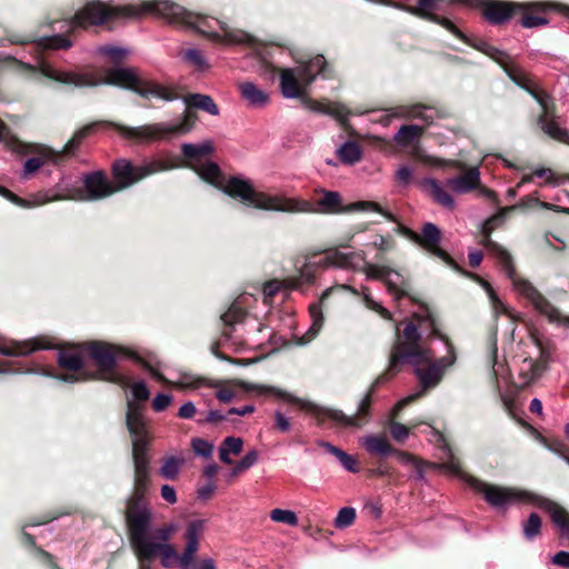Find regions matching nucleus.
<instances>
[{
    "mask_svg": "<svg viewBox=\"0 0 569 569\" xmlns=\"http://www.w3.org/2000/svg\"><path fill=\"white\" fill-rule=\"evenodd\" d=\"M50 348L51 345L42 339L0 341V353L8 357L28 356L36 350Z\"/></svg>",
    "mask_w": 569,
    "mask_h": 569,
    "instance_id": "nucleus-20",
    "label": "nucleus"
},
{
    "mask_svg": "<svg viewBox=\"0 0 569 569\" xmlns=\"http://www.w3.org/2000/svg\"><path fill=\"white\" fill-rule=\"evenodd\" d=\"M172 401V397L167 393H158L152 401V408L156 412L166 410Z\"/></svg>",
    "mask_w": 569,
    "mask_h": 569,
    "instance_id": "nucleus-59",
    "label": "nucleus"
},
{
    "mask_svg": "<svg viewBox=\"0 0 569 569\" xmlns=\"http://www.w3.org/2000/svg\"><path fill=\"white\" fill-rule=\"evenodd\" d=\"M270 519L274 522L286 523L291 527L298 526L299 522L298 517L293 511L279 508L271 510Z\"/></svg>",
    "mask_w": 569,
    "mask_h": 569,
    "instance_id": "nucleus-49",
    "label": "nucleus"
},
{
    "mask_svg": "<svg viewBox=\"0 0 569 569\" xmlns=\"http://www.w3.org/2000/svg\"><path fill=\"white\" fill-rule=\"evenodd\" d=\"M335 289L348 290L356 296L360 295V292L357 289L352 288L349 284H341L338 287H331V288L326 289L322 292L319 301L311 303L309 306V315H310V319H311V325H310L309 329L302 336H298V335L293 336L296 345L306 346L317 338V336L319 335V332L323 326V321H325L321 305L325 302V300L329 297V295ZM361 296L363 298V302L367 308L379 312L383 317L388 316L387 309L383 308L379 302H377L372 299L370 291L367 287L361 288Z\"/></svg>",
    "mask_w": 569,
    "mask_h": 569,
    "instance_id": "nucleus-12",
    "label": "nucleus"
},
{
    "mask_svg": "<svg viewBox=\"0 0 569 569\" xmlns=\"http://www.w3.org/2000/svg\"><path fill=\"white\" fill-rule=\"evenodd\" d=\"M370 244L380 252H389L396 248V241L391 236L376 234Z\"/></svg>",
    "mask_w": 569,
    "mask_h": 569,
    "instance_id": "nucleus-51",
    "label": "nucleus"
},
{
    "mask_svg": "<svg viewBox=\"0 0 569 569\" xmlns=\"http://www.w3.org/2000/svg\"><path fill=\"white\" fill-rule=\"evenodd\" d=\"M389 430L392 439L397 442H403L409 437V428L400 422H390Z\"/></svg>",
    "mask_w": 569,
    "mask_h": 569,
    "instance_id": "nucleus-56",
    "label": "nucleus"
},
{
    "mask_svg": "<svg viewBox=\"0 0 569 569\" xmlns=\"http://www.w3.org/2000/svg\"><path fill=\"white\" fill-rule=\"evenodd\" d=\"M305 106L313 112L331 116L337 119L342 127H347L350 111L345 104L339 102H320L307 99L305 100Z\"/></svg>",
    "mask_w": 569,
    "mask_h": 569,
    "instance_id": "nucleus-26",
    "label": "nucleus"
},
{
    "mask_svg": "<svg viewBox=\"0 0 569 569\" xmlns=\"http://www.w3.org/2000/svg\"><path fill=\"white\" fill-rule=\"evenodd\" d=\"M152 521L150 522V525ZM177 528L178 527L174 523H167L157 529H152V527L150 526L148 538L150 540H153L154 542L168 543L169 539L171 538L172 533L176 532Z\"/></svg>",
    "mask_w": 569,
    "mask_h": 569,
    "instance_id": "nucleus-44",
    "label": "nucleus"
},
{
    "mask_svg": "<svg viewBox=\"0 0 569 569\" xmlns=\"http://www.w3.org/2000/svg\"><path fill=\"white\" fill-rule=\"evenodd\" d=\"M183 102L188 108H196L211 116H218L220 113L219 107L208 94L191 93L183 97Z\"/></svg>",
    "mask_w": 569,
    "mask_h": 569,
    "instance_id": "nucleus-36",
    "label": "nucleus"
},
{
    "mask_svg": "<svg viewBox=\"0 0 569 569\" xmlns=\"http://www.w3.org/2000/svg\"><path fill=\"white\" fill-rule=\"evenodd\" d=\"M392 455H395L397 457L398 461L401 465L407 466V467L413 468V466H416L419 462V460L415 456H412L411 453L406 452V451L395 449Z\"/></svg>",
    "mask_w": 569,
    "mask_h": 569,
    "instance_id": "nucleus-61",
    "label": "nucleus"
},
{
    "mask_svg": "<svg viewBox=\"0 0 569 569\" xmlns=\"http://www.w3.org/2000/svg\"><path fill=\"white\" fill-rule=\"evenodd\" d=\"M126 426L132 440L134 465V489L132 493H146L149 479V457L147 452L148 431L142 403L127 400Z\"/></svg>",
    "mask_w": 569,
    "mask_h": 569,
    "instance_id": "nucleus-8",
    "label": "nucleus"
},
{
    "mask_svg": "<svg viewBox=\"0 0 569 569\" xmlns=\"http://www.w3.org/2000/svg\"><path fill=\"white\" fill-rule=\"evenodd\" d=\"M322 198L316 203H311L312 210L306 213H336L340 211L341 196L336 191H322Z\"/></svg>",
    "mask_w": 569,
    "mask_h": 569,
    "instance_id": "nucleus-35",
    "label": "nucleus"
},
{
    "mask_svg": "<svg viewBox=\"0 0 569 569\" xmlns=\"http://www.w3.org/2000/svg\"><path fill=\"white\" fill-rule=\"evenodd\" d=\"M161 497L163 498V500H166L167 502H169L171 505L176 503L178 500L176 490L170 485H163L161 487Z\"/></svg>",
    "mask_w": 569,
    "mask_h": 569,
    "instance_id": "nucleus-63",
    "label": "nucleus"
},
{
    "mask_svg": "<svg viewBox=\"0 0 569 569\" xmlns=\"http://www.w3.org/2000/svg\"><path fill=\"white\" fill-rule=\"evenodd\" d=\"M259 460V452L256 449L249 450L241 460L231 469L230 477H237L242 471L253 467Z\"/></svg>",
    "mask_w": 569,
    "mask_h": 569,
    "instance_id": "nucleus-45",
    "label": "nucleus"
},
{
    "mask_svg": "<svg viewBox=\"0 0 569 569\" xmlns=\"http://www.w3.org/2000/svg\"><path fill=\"white\" fill-rule=\"evenodd\" d=\"M541 531V519L536 513L529 515L528 519L522 523V532L527 540H533L540 535Z\"/></svg>",
    "mask_w": 569,
    "mask_h": 569,
    "instance_id": "nucleus-43",
    "label": "nucleus"
},
{
    "mask_svg": "<svg viewBox=\"0 0 569 569\" xmlns=\"http://www.w3.org/2000/svg\"><path fill=\"white\" fill-rule=\"evenodd\" d=\"M360 443L372 456L387 457L395 450L385 435H367L360 439Z\"/></svg>",
    "mask_w": 569,
    "mask_h": 569,
    "instance_id": "nucleus-31",
    "label": "nucleus"
},
{
    "mask_svg": "<svg viewBox=\"0 0 569 569\" xmlns=\"http://www.w3.org/2000/svg\"><path fill=\"white\" fill-rule=\"evenodd\" d=\"M274 428L284 433L291 429L290 419L287 418L280 410L274 411Z\"/></svg>",
    "mask_w": 569,
    "mask_h": 569,
    "instance_id": "nucleus-60",
    "label": "nucleus"
},
{
    "mask_svg": "<svg viewBox=\"0 0 569 569\" xmlns=\"http://www.w3.org/2000/svg\"><path fill=\"white\" fill-rule=\"evenodd\" d=\"M97 53L107 57L111 62H119L127 56L128 50L117 46H101L97 48Z\"/></svg>",
    "mask_w": 569,
    "mask_h": 569,
    "instance_id": "nucleus-50",
    "label": "nucleus"
},
{
    "mask_svg": "<svg viewBox=\"0 0 569 569\" xmlns=\"http://www.w3.org/2000/svg\"><path fill=\"white\" fill-rule=\"evenodd\" d=\"M181 149H182L183 156L187 159L199 160V158L210 153L212 148L209 142H203L200 144L183 143Z\"/></svg>",
    "mask_w": 569,
    "mask_h": 569,
    "instance_id": "nucleus-42",
    "label": "nucleus"
},
{
    "mask_svg": "<svg viewBox=\"0 0 569 569\" xmlns=\"http://www.w3.org/2000/svg\"><path fill=\"white\" fill-rule=\"evenodd\" d=\"M144 495L132 493L126 508L129 539L134 555L151 561L157 555H160L161 565L164 568H172L177 563L180 569H190L194 565V557L200 547L204 520L197 519L188 523L184 532L186 547L183 552L178 555L172 545L154 542L148 538L152 510L144 499Z\"/></svg>",
    "mask_w": 569,
    "mask_h": 569,
    "instance_id": "nucleus-4",
    "label": "nucleus"
},
{
    "mask_svg": "<svg viewBox=\"0 0 569 569\" xmlns=\"http://www.w3.org/2000/svg\"><path fill=\"white\" fill-rule=\"evenodd\" d=\"M481 286L485 288V290L488 293V297L492 303L495 313L496 315H499V313L509 315V310H508L507 306L502 301H500V299L497 297L496 292L490 287V284L488 282L481 280Z\"/></svg>",
    "mask_w": 569,
    "mask_h": 569,
    "instance_id": "nucleus-52",
    "label": "nucleus"
},
{
    "mask_svg": "<svg viewBox=\"0 0 569 569\" xmlns=\"http://www.w3.org/2000/svg\"><path fill=\"white\" fill-rule=\"evenodd\" d=\"M192 450L197 456L208 458L212 455L213 446L201 438H194L191 440Z\"/></svg>",
    "mask_w": 569,
    "mask_h": 569,
    "instance_id": "nucleus-55",
    "label": "nucleus"
},
{
    "mask_svg": "<svg viewBox=\"0 0 569 569\" xmlns=\"http://www.w3.org/2000/svg\"><path fill=\"white\" fill-rule=\"evenodd\" d=\"M337 156L346 164H355L360 161L362 157V150L360 146L355 141H346L338 150Z\"/></svg>",
    "mask_w": 569,
    "mask_h": 569,
    "instance_id": "nucleus-38",
    "label": "nucleus"
},
{
    "mask_svg": "<svg viewBox=\"0 0 569 569\" xmlns=\"http://www.w3.org/2000/svg\"><path fill=\"white\" fill-rule=\"evenodd\" d=\"M446 466L451 472L461 477V479L475 491L481 493L487 503L492 508L505 510L509 506L518 502L532 503L547 511L553 525L560 530L561 536L569 538V513L557 502L530 491L483 482L462 472L459 462L451 453H449V461Z\"/></svg>",
    "mask_w": 569,
    "mask_h": 569,
    "instance_id": "nucleus-6",
    "label": "nucleus"
},
{
    "mask_svg": "<svg viewBox=\"0 0 569 569\" xmlns=\"http://www.w3.org/2000/svg\"><path fill=\"white\" fill-rule=\"evenodd\" d=\"M222 448H226L230 453L239 455L243 448V440L239 437H227L222 443Z\"/></svg>",
    "mask_w": 569,
    "mask_h": 569,
    "instance_id": "nucleus-58",
    "label": "nucleus"
},
{
    "mask_svg": "<svg viewBox=\"0 0 569 569\" xmlns=\"http://www.w3.org/2000/svg\"><path fill=\"white\" fill-rule=\"evenodd\" d=\"M395 177L400 186L408 187L413 179V170L409 166H400Z\"/></svg>",
    "mask_w": 569,
    "mask_h": 569,
    "instance_id": "nucleus-57",
    "label": "nucleus"
},
{
    "mask_svg": "<svg viewBox=\"0 0 569 569\" xmlns=\"http://www.w3.org/2000/svg\"><path fill=\"white\" fill-rule=\"evenodd\" d=\"M480 184V171L478 167L469 168L463 174L447 179L446 186L455 193L465 194Z\"/></svg>",
    "mask_w": 569,
    "mask_h": 569,
    "instance_id": "nucleus-27",
    "label": "nucleus"
},
{
    "mask_svg": "<svg viewBox=\"0 0 569 569\" xmlns=\"http://www.w3.org/2000/svg\"><path fill=\"white\" fill-rule=\"evenodd\" d=\"M545 370V365L533 359L526 358L520 366V375L527 383L538 379Z\"/></svg>",
    "mask_w": 569,
    "mask_h": 569,
    "instance_id": "nucleus-39",
    "label": "nucleus"
},
{
    "mask_svg": "<svg viewBox=\"0 0 569 569\" xmlns=\"http://www.w3.org/2000/svg\"><path fill=\"white\" fill-rule=\"evenodd\" d=\"M423 132V128L417 124H403L395 134L393 140L400 147L413 143Z\"/></svg>",
    "mask_w": 569,
    "mask_h": 569,
    "instance_id": "nucleus-37",
    "label": "nucleus"
},
{
    "mask_svg": "<svg viewBox=\"0 0 569 569\" xmlns=\"http://www.w3.org/2000/svg\"><path fill=\"white\" fill-rule=\"evenodd\" d=\"M516 9H526V7L516 2L488 1L483 6V17L492 24H501L509 20Z\"/></svg>",
    "mask_w": 569,
    "mask_h": 569,
    "instance_id": "nucleus-22",
    "label": "nucleus"
},
{
    "mask_svg": "<svg viewBox=\"0 0 569 569\" xmlns=\"http://www.w3.org/2000/svg\"><path fill=\"white\" fill-rule=\"evenodd\" d=\"M199 177L222 190L226 194L241 200L247 206L266 211L300 213L312 210L311 202L301 198L270 194L254 189L251 180L240 177H224L213 162L194 167Z\"/></svg>",
    "mask_w": 569,
    "mask_h": 569,
    "instance_id": "nucleus-5",
    "label": "nucleus"
},
{
    "mask_svg": "<svg viewBox=\"0 0 569 569\" xmlns=\"http://www.w3.org/2000/svg\"><path fill=\"white\" fill-rule=\"evenodd\" d=\"M318 446L326 449L327 452L335 456L340 465L349 472L357 473L359 472V462L355 456H351L343 451L342 449L331 445L330 442L320 440L318 441Z\"/></svg>",
    "mask_w": 569,
    "mask_h": 569,
    "instance_id": "nucleus-34",
    "label": "nucleus"
},
{
    "mask_svg": "<svg viewBox=\"0 0 569 569\" xmlns=\"http://www.w3.org/2000/svg\"><path fill=\"white\" fill-rule=\"evenodd\" d=\"M552 563L562 568H569V551H559L552 557Z\"/></svg>",
    "mask_w": 569,
    "mask_h": 569,
    "instance_id": "nucleus-64",
    "label": "nucleus"
},
{
    "mask_svg": "<svg viewBox=\"0 0 569 569\" xmlns=\"http://www.w3.org/2000/svg\"><path fill=\"white\" fill-rule=\"evenodd\" d=\"M296 68L298 74L302 77L305 83H311L318 74L325 76L327 62L323 56L318 54L308 61L300 63Z\"/></svg>",
    "mask_w": 569,
    "mask_h": 569,
    "instance_id": "nucleus-33",
    "label": "nucleus"
},
{
    "mask_svg": "<svg viewBox=\"0 0 569 569\" xmlns=\"http://www.w3.org/2000/svg\"><path fill=\"white\" fill-rule=\"evenodd\" d=\"M240 386L247 392H256L257 395H263V396H273V397L280 398L282 400H286L288 402L297 403L303 410L311 412L317 418H322V417L328 418V419L332 420L333 422H336L337 425L342 426V427H360L362 425L360 422V419L369 416V409H370V405H371V395H372V392L368 391V393L365 396V398L360 401L358 409H357V413L355 416H347L341 410L319 407L309 401L299 399V398L283 391L279 388H276V387L252 383V382H246V381H241Z\"/></svg>",
    "mask_w": 569,
    "mask_h": 569,
    "instance_id": "nucleus-7",
    "label": "nucleus"
},
{
    "mask_svg": "<svg viewBox=\"0 0 569 569\" xmlns=\"http://www.w3.org/2000/svg\"><path fill=\"white\" fill-rule=\"evenodd\" d=\"M90 130H91L90 126L78 130L64 146L63 152L64 153H73L74 150L80 146L82 140L87 137V134L89 133Z\"/></svg>",
    "mask_w": 569,
    "mask_h": 569,
    "instance_id": "nucleus-54",
    "label": "nucleus"
},
{
    "mask_svg": "<svg viewBox=\"0 0 569 569\" xmlns=\"http://www.w3.org/2000/svg\"><path fill=\"white\" fill-rule=\"evenodd\" d=\"M310 83H305L302 77L298 74L297 68H286L281 71L280 87L286 98H299L305 88Z\"/></svg>",
    "mask_w": 569,
    "mask_h": 569,
    "instance_id": "nucleus-28",
    "label": "nucleus"
},
{
    "mask_svg": "<svg viewBox=\"0 0 569 569\" xmlns=\"http://www.w3.org/2000/svg\"><path fill=\"white\" fill-rule=\"evenodd\" d=\"M440 241V229L432 222H426L422 226L421 233H418V240L415 243H418L428 252L441 259L450 268L459 270L455 260L445 250L439 248Z\"/></svg>",
    "mask_w": 569,
    "mask_h": 569,
    "instance_id": "nucleus-16",
    "label": "nucleus"
},
{
    "mask_svg": "<svg viewBox=\"0 0 569 569\" xmlns=\"http://www.w3.org/2000/svg\"><path fill=\"white\" fill-rule=\"evenodd\" d=\"M196 117L192 111L187 110L182 117L167 122H157L130 127L119 123H110L119 134L139 144H148L154 141L167 140L189 132L194 126Z\"/></svg>",
    "mask_w": 569,
    "mask_h": 569,
    "instance_id": "nucleus-10",
    "label": "nucleus"
},
{
    "mask_svg": "<svg viewBox=\"0 0 569 569\" xmlns=\"http://www.w3.org/2000/svg\"><path fill=\"white\" fill-rule=\"evenodd\" d=\"M168 166L161 160H149L140 164H132L127 159H119L112 164L111 183L101 171H94L83 177V187L69 188L63 181L57 186V191H40L30 199H22L4 187H0V196L22 208H32L51 201L70 199L76 201H93L111 196L133 183L161 171L168 170Z\"/></svg>",
    "mask_w": 569,
    "mask_h": 569,
    "instance_id": "nucleus-3",
    "label": "nucleus"
},
{
    "mask_svg": "<svg viewBox=\"0 0 569 569\" xmlns=\"http://www.w3.org/2000/svg\"><path fill=\"white\" fill-rule=\"evenodd\" d=\"M127 388H129L131 392L129 400L141 403L142 401H147L150 397V391L143 380L131 382V378L129 377V386Z\"/></svg>",
    "mask_w": 569,
    "mask_h": 569,
    "instance_id": "nucleus-47",
    "label": "nucleus"
},
{
    "mask_svg": "<svg viewBox=\"0 0 569 569\" xmlns=\"http://www.w3.org/2000/svg\"><path fill=\"white\" fill-rule=\"evenodd\" d=\"M420 187L435 202L446 209L452 210L456 207L453 197L445 189V186L435 178H423Z\"/></svg>",
    "mask_w": 569,
    "mask_h": 569,
    "instance_id": "nucleus-25",
    "label": "nucleus"
},
{
    "mask_svg": "<svg viewBox=\"0 0 569 569\" xmlns=\"http://www.w3.org/2000/svg\"><path fill=\"white\" fill-rule=\"evenodd\" d=\"M360 253L355 251H341L339 249L328 250L316 263L322 267H336L343 269L357 268L359 260H362Z\"/></svg>",
    "mask_w": 569,
    "mask_h": 569,
    "instance_id": "nucleus-21",
    "label": "nucleus"
},
{
    "mask_svg": "<svg viewBox=\"0 0 569 569\" xmlns=\"http://www.w3.org/2000/svg\"><path fill=\"white\" fill-rule=\"evenodd\" d=\"M241 97L252 108H263L269 103V94L253 82L247 81L239 86Z\"/></svg>",
    "mask_w": 569,
    "mask_h": 569,
    "instance_id": "nucleus-32",
    "label": "nucleus"
},
{
    "mask_svg": "<svg viewBox=\"0 0 569 569\" xmlns=\"http://www.w3.org/2000/svg\"><path fill=\"white\" fill-rule=\"evenodd\" d=\"M511 80L525 89L539 103L542 112L538 117V124L550 138L569 144V131L561 127L556 116L551 112L552 99L543 90H540L529 76H521L519 71L511 72Z\"/></svg>",
    "mask_w": 569,
    "mask_h": 569,
    "instance_id": "nucleus-11",
    "label": "nucleus"
},
{
    "mask_svg": "<svg viewBox=\"0 0 569 569\" xmlns=\"http://www.w3.org/2000/svg\"><path fill=\"white\" fill-rule=\"evenodd\" d=\"M22 153H31L32 157L28 158L22 168L21 178L23 180L29 179L32 174L39 171L40 168L48 163H58L60 154L54 150L42 146V144H29L24 146Z\"/></svg>",
    "mask_w": 569,
    "mask_h": 569,
    "instance_id": "nucleus-15",
    "label": "nucleus"
},
{
    "mask_svg": "<svg viewBox=\"0 0 569 569\" xmlns=\"http://www.w3.org/2000/svg\"><path fill=\"white\" fill-rule=\"evenodd\" d=\"M526 9H516V12H521V26L527 29L537 28L541 26H546L548 23V19L536 14L539 12L546 11L549 6L545 2H529V3H522Z\"/></svg>",
    "mask_w": 569,
    "mask_h": 569,
    "instance_id": "nucleus-30",
    "label": "nucleus"
},
{
    "mask_svg": "<svg viewBox=\"0 0 569 569\" xmlns=\"http://www.w3.org/2000/svg\"><path fill=\"white\" fill-rule=\"evenodd\" d=\"M353 210L358 211H372L382 214L386 219L392 222H397V218L389 211L382 209L380 204L373 201H357L351 204Z\"/></svg>",
    "mask_w": 569,
    "mask_h": 569,
    "instance_id": "nucleus-46",
    "label": "nucleus"
},
{
    "mask_svg": "<svg viewBox=\"0 0 569 569\" xmlns=\"http://www.w3.org/2000/svg\"><path fill=\"white\" fill-rule=\"evenodd\" d=\"M485 244L495 254L501 266V269L510 279L512 287L518 295L525 297L535 307V309L545 315L549 321L563 327H569V317L563 316L528 280L516 273L512 258L507 250L492 242L489 239V236H487Z\"/></svg>",
    "mask_w": 569,
    "mask_h": 569,
    "instance_id": "nucleus-9",
    "label": "nucleus"
},
{
    "mask_svg": "<svg viewBox=\"0 0 569 569\" xmlns=\"http://www.w3.org/2000/svg\"><path fill=\"white\" fill-rule=\"evenodd\" d=\"M471 46L476 50L485 53L486 56H488L492 60H495L497 63H499L503 68L505 72L508 74V77L510 79H511V72L513 70L519 71V73L521 76H528L520 67H518L517 64L511 62L510 57L506 52L501 51L498 48L492 47L488 42H486L483 40H479V41L471 43Z\"/></svg>",
    "mask_w": 569,
    "mask_h": 569,
    "instance_id": "nucleus-24",
    "label": "nucleus"
},
{
    "mask_svg": "<svg viewBox=\"0 0 569 569\" xmlns=\"http://www.w3.org/2000/svg\"><path fill=\"white\" fill-rule=\"evenodd\" d=\"M58 363L60 367L73 371L72 373L58 376V379L64 382L89 379V375L81 371L83 362L79 352L74 350H60L58 353Z\"/></svg>",
    "mask_w": 569,
    "mask_h": 569,
    "instance_id": "nucleus-18",
    "label": "nucleus"
},
{
    "mask_svg": "<svg viewBox=\"0 0 569 569\" xmlns=\"http://www.w3.org/2000/svg\"><path fill=\"white\" fill-rule=\"evenodd\" d=\"M84 350L98 367V372L89 376V379L97 378L121 387L129 386V377L114 371L117 358L124 355L122 348L96 341L87 343Z\"/></svg>",
    "mask_w": 569,
    "mask_h": 569,
    "instance_id": "nucleus-13",
    "label": "nucleus"
},
{
    "mask_svg": "<svg viewBox=\"0 0 569 569\" xmlns=\"http://www.w3.org/2000/svg\"><path fill=\"white\" fill-rule=\"evenodd\" d=\"M197 409L192 401L184 402L180 408L178 416L182 419H191L196 415Z\"/></svg>",
    "mask_w": 569,
    "mask_h": 569,
    "instance_id": "nucleus-62",
    "label": "nucleus"
},
{
    "mask_svg": "<svg viewBox=\"0 0 569 569\" xmlns=\"http://www.w3.org/2000/svg\"><path fill=\"white\" fill-rule=\"evenodd\" d=\"M183 459L179 457H168L164 459L162 467L160 468V475L169 480H173L178 477Z\"/></svg>",
    "mask_w": 569,
    "mask_h": 569,
    "instance_id": "nucleus-41",
    "label": "nucleus"
},
{
    "mask_svg": "<svg viewBox=\"0 0 569 569\" xmlns=\"http://www.w3.org/2000/svg\"><path fill=\"white\" fill-rule=\"evenodd\" d=\"M427 326L431 329L432 336L445 341L447 355L436 359L432 350L422 341L418 327L413 322H408L402 332H399V328H397V338L390 352L388 369L378 376L369 388V391L373 393L400 371L401 365L407 363L413 368L419 380V388L397 402L392 411L393 417L406 406L423 397L428 390L436 388L442 380L445 371L456 361L452 346L438 331L435 320L429 313L420 319V327Z\"/></svg>",
    "mask_w": 569,
    "mask_h": 569,
    "instance_id": "nucleus-2",
    "label": "nucleus"
},
{
    "mask_svg": "<svg viewBox=\"0 0 569 569\" xmlns=\"http://www.w3.org/2000/svg\"><path fill=\"white\" fill-rule=\"evenodd\" d=\"M183 59L198 69H204L208 67L207 60L204 59L202 52L198 49L186 50L183 53Z\"/></svg>",
    "mask_w": 569,
    "mask_h": 569,
    "instance_id": "nucleus-53",
    "label": "nucleus"
},
{
    "mask_svg": "<svg viewBox=\"0 0 569 569\" xmlns=\"http://www.w3.org/2000/svg\"><path fill=\"white\" fill-rule=\"evenodd\" d=\"M356 520V509L352 507H343L339 510L333 525L337 529L350 527Z\"/></svg>",
    "mask_w": 569,
    "mask_h": 569,
    "instance_id": "nucleus-48",
    "label": "nucleus"
},
{
    "mask_svg": "<svg viewBox=\"0 0 569 569\" xmlns=\"http://www.w3.org/2000/svg\"><path fill=\"white\" fill-rule=\"evenodd\" d=\"M533 206H540V207L546 208V209H551L552 208V206L550 203L540 201L538 196H537V192H533V193H531L529 196L523 197L517 204L510 206V207H506V208L501 209L497 214H495L493 217L488 219L486 221V224H485V231L489 232L496 226L501 223L506 219V216L509 212H511L512 210L518 209V208L519 209H528V208H531Z\"/></svg>",
    "mask_w": 569,
    "mask_h": 569,
    "instance_id": "nucleus-23",
    "label": "nucleus"
},
{
    "mask_svg": "<svg viewBox=\"0 0 569 569\" xmlns=\"http://www.w3.org/2000/svg\"><path fill=\"white\" fill-rule=\"evenodd\" d=\"M253 297L249 293L240 295L230 306V308L221 316L226 328L223 336L230 338L234 326L241 323L247 315L246 309L251 305Z\"/></svg>",
    "mask_w": 569,
    "mask_h": 569,
    "instance_id": "nucleus-17",
    "label": "nucleus"
},
{
    "mask_svg": "<svg viewBox=\"0 0 569 569\" xmlns=\"http://www.w3.org/2000/svg\"><path fill=\"white\" fill-rule=\"evenodd\" d=\"M151 375L159 381L164 382L167 385H172L176 387H179L181 389H200L203 387H210V388H218V382H209L203 378L196 377L188 372H182L178 376V378L174 381H169L164 378L162 373H160L158 370H152Z\"/></svg>",
    "mask_w": 569,
    "mask_h": 569,
    "instance_id": "nucleus-29",
    "label": "nucleus"
},
{
    "mask_svg": "<svg viewBox=\"0 0 569 569\" xmlns=\"http://www.w3.org/2000/svg\"><path fill=\"white\" fill-rule=\"evenodd\" d=\"M363 272L367 279L382 281L395 300H400L405 297L411 298L409 282L399 271L387 266L366 262Z\"/></svg>",
    "mask_w": 569,
    "mask_h": 569,
    "instance_id": "nucleus-14",
    "label": "nucleus"
},
{
    "mask_svg": "<svg viewBox=\"0 0 569 569\" xmlns=\"http://www.w3.org/2000/svg\"><path fill=\"white\" fill-rule=\"evenodd\" d=\"M413 154L419 158L420 160H422L423 162L432 166V167H439V168H442V167H453L455 169H458V170H461L463 171L465 170V164L459 162V161H453V160H443V159H440V158H437V157H433V156H428V154H425L422 153L419 149H415L413 151Z\"/></svg>",
    "mask_w": 569,
    "mask_h": 569,
    "instance_id": "nucleus-40",
    "label": "nucleus"
},
{
    "mask_svg": "<svg viewBox=\"0 0 569 569\" xmlns=\"http://www.w3.org/2000/svg\"><path fill=\"white\" fill-rule=\"evenodd\" d=\"M144 14H153L164 19L170 24L196 30L212 41L222 44H249L253 41V38L242 30L232 29L216 18L189 12L169 0L142 1L138 4L116 7H109L101 1H90L74 17L53 22L52 30L60 33L44 36L39 39L14 37L11 41L31 46L30 52L34 64L26 63V66L39 70L48 79L76 87H94L108 83L131 90L143 99L154 98L171 102L179 98L171 87L160 84L144 77L134 68H110L106 71L104 77H100L92 72L54 69L41 56V51L44 49H68L71 47L72 42L62 34L64 31L102 24L109 19L139 18Z\"/></svg>",
    "mask_w": 569,
    "mask_h": 569,
    "instance_id": "nucleus-1",
    "label": "nucleus"
},
{
    "mask_svg": "<svg viewBox=\"0 0 569 569\" xmlns=\"http://www.w3.org/2000/svg\"><path fill=\"white\" fill-rule=\"evenodd\" d=\"M386 112L388 118L420 119L426 123H431L435 118V110L421 103L396 106Z\"/></svg>",
    "mask_w": 569,
    "mask_h": 569,
    "instance_id": "nucleus-19",
    "label": "nucleus"
}]
</instances>
